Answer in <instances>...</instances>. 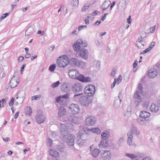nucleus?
Here are the masks:
<instances>
[{"label":"nucleus","mask_w":160,"mask_h":160,"mask_svg":"<svg viewBox=\"0 0 160 160\" xmlns=\"http://www.w3.org/2000/svg\"><path fill=\"white\" fill-rule=\"evenodd\" d=\"M56 68L55 64H53L50 65L49 67V69L51 72H53Z\"/></svg>","instance_id":"nucleus-46"},{"label":"nucleus","mask_w":160,"mask_h":160,"mask_svg":"<svg viewBox=\"0 0 160 160\" xmlns=\"http://www.w3.org/2000/svg\"><path fill=\"white\" fill-rule=\"evenodd\" d=\"M120 4L121 5V7H125L126 5V2L124 0H123L121 2Z\"/></svg>","instance_id":"nucleus-57"},{"label":"nucleus","mask_w":160,"mask_h":160,"mask_svg":"<svg viewBox=\"0 0 160 160\" xmlns=\"http://www.w3.org/2000/svg\"><path fill=\"white\" fill-rule=\"evenodd\" d=\"M150 110L152 112L156 113L158 111V107L155 104H152L150 107Z\"/></svg>","instance_id":"nucleus-29"},{"label":"nucleus","mask_w":160,"mask_h":160,"mask_svg":"<svg viewBox=\"0 0 160 160\" xmlns=\"http://www.w3.org/2000/svg\"><path fill=\"white\" fill-rule=\"evenodd\" d=\"M143 87L142 86V84L141 83H139L138 87V90H137L135 92L136 93L138 91V92L139 95H141L143 93Z\"/></svg>","instance_id":"nucleus-33"},{"label":"nucleus","mask_w":160,"mask_h":160,"mask_svg":"<svg viewBox=\"0 0 160 160\" xmlns=\"http://www.w3.org/2000/svg\"><path fill=\"white\" fill-rule=\"evenodd\" d=\"M69 63V60L66 56H65L59 57L57 59V64L58 66L64 68L67 66Z\"/></svg>","instance_id":"nucleus-2"},{"label":"nucleus","mask_w":160,"mask_h":160,"mask_svg":"<svg viewBox=\"0 0 160 160\" xmlns=\"http://www.w3.org/2000/svg\"><path fill=\"white\" fill-rule=\"evenodd\" d=\"M123 141L124 138H123L121 137L119 138L117 142L118 146L119 147H122L123 144Z\"/></svg>","instance_id":"nucleus-34"},{"label":"nucleus","mask_w":160,"mask_h":160,"mask_svg":"<svg viewBox=\"0 0 160 160\" xmlns=\"http://www.w3.org/2000/svg\"><path fill=\"white\" fill-rule=\"evenodd\" d=\"M18 75H14L10 81V87L14 88L17 86L18 83Z\"/></svg>","instance_id":"nucleus-11"},{"label":"nucleus","mask_w":160,"mask_h":160,"mask_svg":"<svg viewBox=\"0 0 160 160\" xmlns=\"http://www.w3.org/2000/svg\"><path fill=\"white\" fill-rule=\"evenodd\" d=\"M69 94H67L62 95H60L59 96L56 98V101L58 103L62 101H63V99L68 98H69Z\"/></svg>","instance_id":"nucleus-22"},{"label":"nucleus","mask_w":160,"mask_h":160,"mask_svg":"<svg viewBox=\"0 0 160 160\" xmlns=\"http://www.w3.org/2000/svg\"><path fill=\"white\" fill-rule=\"evenodd\" d=\"M6 104V100L5 99H3L2 100L0 101V107L2 106L3 107Z\"/></svg>","instance_id":"nucleus-49"},{"label":"nucleus","mask_w":160,"mask_h":160,"mask_svg":"<svg viewBox=\"0 0 160 160\" xmlns=\"http://www.w3.org/2000/svg\"><path fill=\"white\" fill-rule=\"evenodd\" d=\"M122 80V77L121 75H119L118 79H117V83L118 84H119L121 81Z\"/></svg>","instance_id":"nucleus-58"},{"label":"nucleus","mask_w":160,"mask_h":160,"mask_svg":"<svg viewBox=\"0 0 160 160\" xmlns=\"http://www.w3.org/2000/svg\"><path fill=\"white\" fill-rule=\"evenodd\" d=\"M144 121H145V119H138V123L141 124H143L144 123Z\"/></svg>","instance_id":"nucleus-55"},{"label":"nucleus","mask_w":160,"mask_h":160,"mask_svg":"<svg viewBox=\"0 0 160 160\" xmlns=\"http://www.w3.org/2000/svg\"><path fill=\"white\" fill-rule=\"evenodd\" d=\"M34 32L33 27H30L26 30L25 35L29 36L32 34Z\"/></svg>","instance_id":"nucleus-25"},{"label":"nucleus","mask_w":160,"mask_h":160,"mask_svg":"<svg viewBox=\"0 0 160 160\" xmlns=\"http://www.w3.org/2000/svg\"><path fill=\"white\" fill-rule=\"evenodd\" d=\"M72 89L74 92H80L83 89L82 84L80 83H77L72 86Z\"/></svg>","instance_id":"nucleus-13"},{"label":"nucleus","mask_w":160,"mask_h":160,"mask_svg":"<svg viewBox=\"0 0 160 160\" xmlns=\"http://www.w3.org/2000/svg\"><path fill=\"white\" fill-rule=\"evenodd\" d=\"M82 131L83 133L82 134L81 132H79L77 136L78 138H80L85 142L87 138L86 135L87 134H86L84 131H83V129H82Z\"/></svg>","instance_id":"nucleus-23"},{"label":"nucleus","mask_w":160,"mask_h":160,"mask_svg":"<svg viewBox=\"0 0 160 160\" xmlns=\"http://www.w3.org/2000/svg\"><path fill=\"white\" fill-rule=\"evenodd\" d=\"M81 42H82V43H80V44L82 47H86L87 46L88 43L86 41H83L81 39Z\"/></svg>","instance_id":"nucleus-50"},{"label":"nucleus","mask_w":160,"mask_h":160,"mask_svg":"<svg viewBox=\"0 0 160 160\" xmlns=\"http://www.w3.org/2000/svg\"><path fill=\"white\" fill-rule=\"evenodd\" d=\"M56 148L61 152H63L64 148V144L62 143H59L56 146Z\"/></svg>","instance_id":"nucleus-31"},{"label":"nucleus","mask_w":160,"mask_h":160,"mask_svg":"<svg viewBox=\"0 0 160 160\" xmlns=\"http://www.w3.org/2000/svg\"><path fill=\"white\" fill-rule=\"evenodd\" d=\"M75 139V136L73 135L70 134L69 136H67L66 140L63 141L64 142L66 141L68 145L72 146L74 144Z\"/></svg>","instance_id":"nucleus-15"},{"label":"nucleus","mask_w":160,"mask_h":160,"mask_svg":"<svg viewBox=\"0 0 160 160\" xmlns=\"http://www.w3.org/2000/svg\"><path fill=\"white\" fill-rule=\"evenodd\" d=\"M60 84V82L59 81H58L52 83L51 85V87L52 88H55L58 87L59 86Z\"/></svg>","instance_id":"nucleus-43"},{"label":"nucleus","mask_w":160,"mask_h":160,"mask_svg":"<svg viewBox=\"0 0 160 160\" xmlns=\"http://www.w3.org/2000/svg\"><path fill=\"white\" fill-rule=\"evenodd\" d=\"M157 75V71L155 69L150 70L148 73V75L151 78H155Z\"/></svg>","instance_id":"nucleus-21"},{"label":"nucleus","mask_w":160,"mask_h":160,"mask_svg":"<svg viewBox=\"0 0 160 160\" xmlns=\"http://www.w3.org/2000/svg\"><path fill=\"white\" fill-rule=\"evenodd\" d=\"M78 119L77 117L74 115L73 117V119L72 120V122L73 123H76L78 122Z\"/></svg>","instance_id":"nucleus-51"},{"label":"nucleus","mask_w":160,"mask_h":160,"mask_svg":"<svg viewBox=\"0 0 160 160\" xmlns=\"http://www.w3.org/2000/svg\"><path fill=\"white\" fill-rule=\"evenodd\" d=\"M68 111L72 114H75L79 112V108L78 104H72L68 106Z\"/></svg>","instance_id":"nucleus-7"},{"label":"nucleus","mask_w":160,"mask_h":160,"mask_svg":"<svg viewBox=\"0 0 160 160\" xmlns=\"http://www.w3.org/2000/svg\"><path fill=\"white\" fill-rule=\"evenodd\" d=\"M96 67L98 69H99L100 68V62L99 61H98L96 64Z\"/></svg>","instance_id":"nucleus-62"},{"label":"nucleus","mask_w":160,"mask_h":160,"mask_svg":"<svg viewBox=\"0 0 160 160\" xmlns=\"http://www.w3.org/2000/svg\"><path fill=\"white\" fill-rule=\"evenodd\" d=\"M140 95L138 94V91L136 93H134V98L135 99L134 103L136 107L138 106L142 101V98Z\"/></svg>","instance_id":"nucleus-16"},{"label":"nucleus","mask_w":160,"mask_h":160,"mask_svg":"<svg viewBox=\"0 0 160 160\" xmlns=\"http://www.w3.org/2000/svg\"><path fill=\"white\" fill-rule=\"evenodd\" d=\"M79 54L81 57L86 58L88 56V51L84 48H82V49L79 51Z\"/></svg>","instance_id":"nucleus-20"},{"label":"nucleus","mask_w":160,"mask_h":160,"mask_svg":"<svg viewBox=\"0 0 160 160\" xmlns=\"http://www.w3.org/2000/svg\"><path fill=\"white\" fill-rule=\"evenodd\" d=\"M140 37L141 38L144 39L146 37V33L145 32L142 31L140 33Z\"/></svg>","instance_id":"nucleus-56"},{"label":"nucleus","mask_w":160,"mask_h":160,"mask_svg":"<svg viewBox=\"0 0 160 160\" xmlns=\"http://www.w3.org/2000/svg\"><path fill=\"white\" fill-rule=\"evenodd\" d=\"M111 3L110 0H105L102 5V8L103 11L105 10L109 6Z\"/></svg>","instance_id":"nucleus-24"},{"label":"nucleus","mask_w":160,"mask_h":160,"mask_svg":"<svg viewBox=\"0 0 160 160\" xmlns=\"http://www.w3.org/2000/svg\"><path fill=\"white\" fill-rule=\"evenodd\" d=\"M68 75L70 78L74 79H77L79 80L80 74L78 71L76 69H72L69 70Z\"/></svg>","instance_id":"nucleus-8"},{"label":"nucleus","mask_w":160,"mask_h":160,"mask_svg":"<svg viewBox=\"0 0 160 160\" xmlns=\"http://www.w3.org/2000/svg\"><path fill=\"white\" fill-rule=\"evenodd\" d=\"M110 134L109 132H102L101 134V136L103 139L104 138H108L109 137Z\"/></svg>","instance_id":"nucleus-36"},{"label":"nucleus","mask_w":160,"mask_h":160,"mask_svg":"<svg viewBox=\"0 0 160 160\" xmlns=\"http://www.w3.org/2000/svg\"><path fill=\"white\" fill-rule=\"evenodd\" d=\"M131 16H129L128 19H127V22L129 24H130L131 22Z\"/></svg>","instance_id":"nucleus-63"},{"label":"nucleus","mask_w":160,"mask_h":160,"mask_svg":"<svg viewBox=\"0 0 160 160\" xmlns=\"http://www.w3.org/2000/svg\"><path fill=\"white\" fill-rule=\"evenodd\" d=\"M101 157L103 160H109L112 157L111 152L109 150H105L101 153Z\"/></svg>","instance_id":"nucleus-14"},{"label":"nucleus","mask_w":160,"mask_h":160,"mask_svg":"<svg viewBox=\"0 0 160 160\" xmlns=\"http://www.w3.org/2000/svg\"><path fill=\"white\" fill-rule=\"evenodd\" d=\"M121 101V100L120 99L119 101L118 100H115L114 103V106L116 108L118 107L119 106Z\"/></svg>","instance_id":"nucleus-42"},{"label":"nucleus","mask_w":160,"mask_h":160,"mask_svg":"<svg viewBox=\"0 0 160 160\" xmlns=\"http://www.w3.org/2000/svg\"><path fill=\"white\" fill-rule=\"evenodd\" d=\"M95 87L92 85H88L86 87L84 92L86 95L89 97L92 96L94 93L95 89Z\"/></svg>","instance_id":"nucleus-6"},{"label":"nucleus","mask_w":160,"mask_h":160,"mask_svg":"<svg viewBox=\"0 0 160 160\" xmlns=\"http://www.w3.org/2000/svg\"><path fill=\"white\" fill-rule=\"evenodd\" d=\"M142 42H136V44L137 47L141 49L143 48L144 46V45L142 43Z\"/></svg>","instance_id":"nucleus-45"},{"label":"nucleus","mask_w":160,"mask_h":160,"mask_svg":"<svg viewBox=\"0 0 160 160\" xmlns=\"http://www.w3.org/2000/svg\"><path fill=\"white\" fill-rule=\"evenodd\" d=\"M77 139H78V140L77 141V144L79 145H82L85 142L79 138H77Z\"/></svg>","instance_id":"nucleus-44"},{"label":"nucleus","mask_w":160,"mask_h":160,"mask_svg":"<svg viewBox=\"0 0 160 160\" xmlns=\"http://www.w3.org/2000/svg\"><path fill=\"white\" fill-rule=\"evenodd\" d=\"M49 154L54 157H57L59 156V154L58 152L54 149H50L49 151Z\"/></svg>","instance_id":"nucleus-28"},{"label":"nucleus","mask_w":160,"mask_h":160,"mask_svg":"<svg viewBox=\"0 0 160 160\" xmlns=\"http://www.w3.org/2000/svg\"><path fill=\"white\" fill-rule=\"evenodd\" d=\"M138 61L137 60H136L134 61V62L133 64V66L134 68H135L137 67V65H138Z\"/></svg>","instance_id":"nucleus-61"},{"label":"nucleus","mask_w":160,"mask_h":160,"mask_svg":"<svg viewBox=\"0 0 160 160\" xmlns=\"http://www.w3.org/2000/svg\"><path fill=\"white\" fill-rule=\"evenodd\" d=\"M90 6V5L89 4H86L82 7V10L83 11H85L86 10L88 9Z\"/></svg>","instance_id":"nucleus-47"},{"label":"nucleus","mask_w":160,"mask_h":160,"mask_svg":"<svg viewBox=\"0 0 160 160\" xmlns=\"http://www.w3.org/2000/svg\"><path fill=\"white\" fill-rule=\"evenodd\" d=\"M140 134L139 131L135 127H132L130 131L128 133L127 135L128 136V143L129 145H130L132 143L133 139V134H134L136 135H139Z\"/></svg>","instance_id":"nucleus-3"},{"label":"nucleus","mask_w":160,"mask_h":160,"mask_svg":"<svg viewBox=\"0 0 160 160\" xmlns=\"http://www.w3.org/2000/svg\"><path fill=\"white\" fill-rule=\"evenodd\" d=\"M14 99L13 98H12L11 99L10 102H9V104L10 106H12L14 104Z\"/></svg>","instance_id":"nucleus-59"},{"label":"nucleus","mask_w":160,"mask_h":160,"mask_svg":"<svg viewBox=\"0 0 160 160\" xmlns=\"http://www.w3.org/2000/svg\"><path fill=\"white\" fill-rule=\"evenodd\" d=\"M81 93L78 94H75L74 98L76 101L78 100V101L82 105L88 106L91 102V99L88 97L85 96H81Z\"/></svg>","instance_id":"nucleus-1"},{"label":"nucleus","mask_w":160,"mask_h":160,"mask_svg":"<svg viewBox=\"0 0 160 160\" xmlns=\"http://www.w3.org/2000/svg\"><path fill=\"white\" fill-rule=\"evenodd\" d=\"M67 113V110L63 107L61 106L58 108V116L59 118L64 117L66 115Z\"/></svg>","instance_id":"nucleus-17"},{"label":"nucleus","mask_w":160,"mask_h":160,"mask_svg":"<svg viewBox=\"0 0 160 160\" xmlns=\"http://www.w3.org/2000/svg\"><path fill=\"white\" fill-rule=\"evenodd\" d=\"M8 15V13H5L3 14L0 18V21H1L2 19L6 18Z\"/></svg>","instance_id":"nucleus-53"},{"label":"nucleus","mask_w":160,"mask_h":160,"mask_svg":"<svg viewBox=\"0 0 160 160\" xmlns=\"http://www.w3.org/2000/svg\"><path fill=\"white\" fill-rule=\"evenodd\" d=\"M87 27V26L86 25H81L80 26H79L78 27V31H80L83 28H86Z\"/></svg>","instance_id":"nucleus-60"},{"label":"nucleus","mask_w":160,"mask_h":160,"mask_svg":"<svg viewBox=\"0 0 160 160\" xmlns=\"http://www.w3.org/2000/svg\"><path fill=\"white\" fill-rule=\"evenodd\" d=\"M100 152L98 148L93 149L92 152V154L94 158L97 157Z\"/></svg>","instance_id":"nucleus-32"},{"label":"nucleus","mask_w":160,"mask_h":160,"mask_svg":"<svg viewBox=\"0 0 160 160\" xmlns=\"http://www.w3.org/2000/svg\"><path fill=\"white\" fill-rule=\"evenodd\" d=\"M152 50V48L150 47H148L144 51L141 52L140 53V54H144L149 52L150 51Z\"/></svg>","instance_id":"nucleus-48"},{"label":"nucleus","mask_w":160,"mask_h":160,"mask_svg":"<svg viewBox=\"0 0 160 160\" xmlns=\"http://www.w3.org/2000/svg\"><path fill=\"white\" fill-rule=\"evenodd\" d=\"M116 73V70L115 69H112V72L110 73V74L111 76H112L113 77H115V75Z\"/></svg>","instance_id":"nucleus-52"},{"label":"nucleus","mask_w":160,"mask_h":160,"mask_svg":"<svg viewBox=\"0 0 160 160\" xmlns=\"http://www.w3.org/2000/svg\"><path fill=\"white\" fill-rule=\"evenodd\" d=\"M61 84V90L62 92L68 93L70 91L71 88L66 82H64Z\"/></svg>","instance_id":"nucleus-18"},{"label":"nucleus","mask_w":160,"mask_h":160,"mask_svg":"<svg viewBox=\"0 0 160 160\" xmlns=\"http://www.w3.org/2000/svg\"><path fill=\"white\" fill-rule=\"evenodd\" d=\"M37 122L40 124L44 122L46 120L45 116L43 115L42 112H38L36 117Z\"/></svg>","instance_id":"nucleus-12"},{"label":"nucleus","mask_w":160,"mask_h":160,"mask_svg":"<svg viewBox=\"0 0 160 160\" xmlns=\"http://www.w3.org/2000/svg\"><path fill=\"white\" fill-rule=\"evenodd\" d=\"M60 132L61 134V138L63 141L66 140L67 136L68 135V130L67 127L64 124H61L60 127Z\"/></svg>","instance_id":"nucleus-5"},{"label":"nucleus","mask_w":160,"mask_h":160,"mask_svg":"<svg viewBox=\"0 0 160 160\" xmlns=\"http://www.w3.org/2000/svg\"><path fill=\"white\" fill-rule=\"evenodd\" d=\"M126 156L127 157L130 158L132 159V160L133 159L135 158H137V156L135 155L134 154L126 153Z\"/></svg>","instance_id":"nucleus-41"},{"label":"nucleus","mask_w":160,"mask_h":160,"mask_svg":"<svg viewBox=\"0 0 160 160\" xmlns=\"http://www.w3.org/2000/svg\"><path fill=\"white\" fill-rule=\"evenodd\" d=\"M156 27V26H154L153 27H152L150 28V30L151 32V33H153L155 31V28Z\"/></svg>","instance_id":"nucleus-64"},{"label":"nucleus","mask_w":160,"mask_h":160,"mask_svg":"<svg viewBox=\"0 0 160 160\" xmlns=\"http://www.w3.org/2000/svg\"><path fill=\"white\" fill-rule=\"evenodd\" d=\"M81 39H78L76 42L73 45V48L75 51L76 52H79L82 49V48H82V46L80 43H82Z\"/></svg>","instance_id":"nucleus-19"},{"label":"nucleus","mask_w":160,"mask_h":160,"mask_svg":"<svg viewBox=\"0 0 160 160\" xmlns=\"http://www.w3.org/2000/svg\"><path fill=\"white\" fill-rule=\"evenodd\" d=\"M107 142L106 139H103L101 140L98 146L99 148H105L107 146Z\"/></svg>","instance_id":"nucleus-30"},{"label":"nucleus","mask_w":160,"mask_h":160,"mask_svg":"<svg viewBox=\"0 0 160 160\" xmlns=\"http://www.w3.org/2000/svg\"><path fill=\"white\" fill-rule=\"evenodd\" d=\"M32 113V108H31L29 107L27 108L26 109V114L28 116H31V114Z\"/></svg>","instance_id":"nucleus-38"},{"label":"nucleus","mask_w":160,"mask_h":160,"mask_svg":"<svg viewBox=\"0 0 160 160\" xmlns=\"http://www.w3.org/2000/svg\"><path fill=\"white\" fill-rule=\"evenodd\" d=\"M78 0H72L71 4L73 7H76L77 5L78 4Z\"/></svg>","instance_id":"nucleus-39"},{"label":"nucleus","mask_w":160,"mask_h":160,"mask_svg":"<svg viewBox=\"0 0 160 160\" xmlns=\"http://www.w3.org/2000/svg\"><path fill=\"white\" fill-rule=\"evenodd\" d=\"M41 97L40 95H36L33 96H32V100H36L38 98H40Z\"/></svg>","instance_id":"nucleus-54"},{"label":"nucleus","mask_w":160,"mask_h":160,"mask_svg":"<svg viewBox=\"0 0 160 160\" xmlns=\"http://www.w3.org/2000/svg\"><path fill=\"white\" fill-rule=\"evenodd\" d=\"M96 119L93 116H89L86 118L85 121V124L88 126H92L96 123Z\"/></svg>","instance_id":"nucleus-10"},{"label":"nucleus","mask_w":160,"mask_h":160,"mask_svg":"<svg viewBox=\"0 0 160 160\" xmlns=\"http://www.w3.org/2000/svg\"><path fill=\"white\" fill-rule=\"evenodd\" d=\"M68 131H72L74 129V125L71 123H69L68 124V126H67Z\"/></svg>","instance_id":"nucleus-40"},{"label":"nucleus","mask_w":160,"mask_h":160,"mask_svg":"<svg viewBox=\"0 0 160 160\" xmlns=\"http://www.w3.org/2000/svg\"><path fill=\"white\" fill-rule=\"evenodd\" d=\"M52 140L50 138H48L47 139V143L48 146L51 147L52 145Z\"/></svg>","instance_id":"nucleus-37"},{"label":"nucleus","mask_w":160,"mask_h":160,"mask_svg":"<svg viewBox=\"0 0 160 160\" xmlns=\"http://www.w3.org/2000/svg\"><path fill=\"white\" fill-rule=\"evenodd\" d=\"M150 115V113L148 112L143 111L141 112L140 114V117L142 118H146Z\"/></svg>","instance_id":"nucleus-26"},{"label":"nucleus","mask_w":160,"mask_h":160,"mask_svg":"<svg viewBox=\"0 0 160 160\" xmlns=\"http://www.w3.org/2000/svg\"><path fill=\"white\" fill-rule=\"evenodd\" d=\"M69 63L72 66L81 67L84 68L86 66L85 62L76 58H72L69 60Z\"/></svg>","instance_id":"nucleus-4"},{"label":"nucleus","mask_w":160,"mask_h":160,"mask_svg":"<svg viewBox=\"0 0 160 160\" xmlns=\"http://www.w3.org/2000/svg\"><path fill=\"white\" fill-rule=\"evenodd\" d=\"M79 80L82 82H90L91 80V78L89 77H87L85 78L84 76L82 75L80 76V78H79Z\"/></svg>","instance_id":"nucleus-27"},{"label":"nucleus","mask_w":160,"mask_h":160,"mask_svg":"<svg viewBox=\"0 0 160 160\" xmlns=\"http://www.w3.org/2000/svg\"><path fill=\"white\" fill-rule=\"evenodd\" d=\"M25 95V91H22L20 92L18 94V96L19 98H21L22 99V100H23L24 98Z\"/></svg>","instance_id":"nucleus-35"},{"label":"nucleus","mask_w":160,"mask_h":160,"mask_svg":"<svg viewBox=\"0 0 160 160\" xmlns=\"http://www.w3.org/2000/svg\"><path fill=\"white\" fill-rule=\"evenodd\" d=\"M83 131L86 134L89 133L90 132L95 133L97 134H99L101 132V130L98 128H83Z\"/></svg>","instance_id":"nucleus-9"}]
</instances>
